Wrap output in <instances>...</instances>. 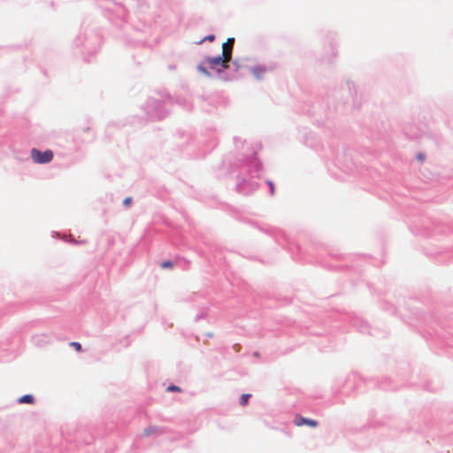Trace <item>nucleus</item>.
I'll return each instance as SVG.
<instances>
[{
    "label": "nucleus",
    "instance_id": "nucleus-1",
    "mask_svg": "<svg viewBox=\"0 0 453 453\" xmlns=\"http://www.w3.org/2000/svg\"><path fill=\"white\" fill-rule=\"evenodd\" d=\"M53 152L50 150H47L43 152L37 149L31 150V158L36 164H47L53 159Z\"/></svg>",
    "mask_w": 453,
    "mask_h": 453
},
{
    "label": "nucleus",
    "instance_id": "nucleus-2",
    "mask_svg": "<svg viewBox=\"0 0 453 453\" xmlns=\"http://www.w3.org/2000/svg\"><path fill=\"white\" fill-rule=\"evenodd\" d=\"M229 61L230 59L226 58L223 54L222 56L207 58L205 60V62L209 65L211 68H216L218 66L227 68Z\"/></svg>",
    "mask_w": 453,
    "mask_h": 453
},
{
    "label": "nucleus",
    "instance_id": "nucleus-3",
    "mask_svg": "<svg viewBox=\"0 0 453 453\" xmlns=\"http://www.w3.org/2000/svg\"><path fill=\"white\" fill-rule=\"evenodd\" d=\"M294 424L296 426H302L303 425L309 426L311 427H316L318 426V422L314 419L303 418L301 415H296L294 418Z\"/></svg>",
    "mask_w": 453,
    "mask_h": 453
},
{
    "label": "nucleus",
    "instance_id": "nucleus-4",
    "mask_svg": "<svg viewBox=\"0 0 453 453\" xmlns=\"http://www.w3.org/2000/svg\"><path fill=\"white\" fill-rule=\"evenodd\" d=\"M234 43V38H228L226 42L222 45V54L228 59L231 60L232 51Z\"/></svg>",
    "mask_w": 453,
    "mask_h": 453
},
{
    "label": "nucleus",
    "instance_id": "nucleus-5",
    "mask_svg": "<svg viewBox=\"0 0 453 453\" xmlns=\"http://www.w3.org/2000/svg\"><path fill=\"white\" fill-rule=\"evenodd\" d=\"M19 403H33L34 397L31 395H25L19 399Z\"/></svg>",
    "mask_w": 453,
    "mask_h": 453
},
{
    "label": "nucleus",
    "instance_id": "nucleus-6",
    "mask_svg": "<svg viewBox=\"0 0 453 453\" xmlns=\"http://www.w3.org/2000/svg\"><path fill=\"white\" fill-rule=\"evenodd\" d=\"M157 432H158V428L157 426H149L143 430L142 434L144 436H150Z\"/></svg>",
    "mask_w": 453,
    "mask_h": 453
},
{
    "label": "nucleus",
    "instance_id": "nucleus-7",
    "mask_svg": "<svg viewBox=\"0 0 453 453\" xmlns=\"http://www.w3.org/2000/svg\"><path fill=\"white\" fill-rule=\"evenodd\" d=\"M250 394H243L240 397V404L242 406H245L248 403L249 399L250 398Z\"/></svg>",
    "mask_w": 453,
    "mask_h": 453
},
{
    "label": "nucleus",
    "instance_id": "nucleus-8",
    "mask_svg": "<svg viewBox=\"0 0 453 453\" xmlns=\"http://www.w3.org/2000/svg\"><path fill=\"white\" fill-rule=\"evenodd\" d=\"M266 71L265 68H262V67H255L253 69V73L255 74V76L257 78V79H260L261 78V74L263 73H265Z\"/></svg>",
    "mask_w": 453,
    "mask_h": 453
},
{
    "label": "nucleus",
    "instance_id": "nucleus-9",
    "mask_svg": "<svg viewBox=\"0 0 453 453\" xmlns=\"http://www.w3.org/2000/svg\"><path fill=\"white\" fill-rule=\"evenodd\" d=\"M160 267L162 269H172L173 267V263L171 262L170 260L163 261L160 264Z\"/></svg>",
    "mask_w": 453,
    "mask_h": 453
},
{
    "label": "nucleus",
    "instance_id": "nucleus-10",
    "mask_svg": "<svg viewBox=\"0 0 453 453\" xmlns=\"http://www.w3.org/2000/svg\"><path fill=\"white\" fill-rule=\"evenodd\" d=\"M71 346H73L76 351L80 352L81 351V345L79 342H73L70 343Z\"/></svg>",
    "mask_w": 453,
    "mask_h": 453
},
{
    "label": "nucleus",
    "instance_id": "nucleus-11",
    "mask_svg": "<svg viewBox=\"0 0 453 453\" xmlns=\"http://www.w3.org/2000/svg\"><path fill=\"white\" fill-rule=\"evenodd\" d=\"M167 391L169 392H180V388L177 386H169L167 388Z\"/></svg>",
    "mask_w": 453,
    "mask_h": 453
},
{
    "label": "nucleus",
    "instance_id": "nucleus-12",
    "mask_svg": "<svg viewBox=\"0 0 453 453\" xmlns=\"http://www.w3.org/2000/svg\"><path fill=\"white\" fill-rule=\"evenodd\" d=\"M214 39H215V36H214L213 35H208V36L204 37L203 40H201V41L199 42V43H202V42H204V41H210V42H212V41H214Z\"/></svg>",
    "mask_w": 453,
    "mask_h": 453
},
{
    "label": "nucleus",
    "instance_id": "nucleus-13",
    "mask_svg": "<svg viewBox=\"0 0 453 453\" xmlns=\"http://www.w3.org/2000/svg\"><path fill=\"white\" fill-rule=\"evenodd\" d=\"M132 203V198L131 197H127L125 198V200L123 201V203L125 206H128L130 205Z\"/></svg>",
    "mask_w": 453,
    "mask_h": 453
},
{
    "label": "nucleus",
    "instance_id": "nucleus-14",
    "mask_svg": "<svg viewBox=\"0 0 453 453\" xmlns=\"http://www.w3.org/2000/svg\"><path fill=\"white\" fill-rule=\"evenodd\" d=\"M417 159H418V161H420V162H423V161L425 160V156H424V154H422V153H418V154L417 155Z\"/></svg>",
    "mask_w": 453,
    "mask_h": 453
},
{
    "label": "nucleus",
    "instance_id": "nucleus-15",
    "mask_svg": "<svg viewBox=\"0 0 453 453\" xmlns=\"http://www.w3.org/2000/svg\"><path fill=\"white\" fill-rule=\"evenodd\" d=\"M198 70L205 74H208L207 70L203 66H198Z\"/></svg>",
    "mask_w": 453,
    "mask_h": 453
},
{
    "label": "nucleus",
    "instance_id": "nucleus-16",
    "mask_svg": "<svg viewBox=\"0 0 453 453\" xmlns=\"http://www.w3.org/2000/svg\"><path fill=\"white\" fill-rule=\"evenodd\" d=\"M269 184H270V187H271V192H272V194H273V192H274V186H273V184L272 182H269Z\"/></svg>",
    "mask_w": 453,
    "mask_h": 453
},
{
    "label": "nucleus",
    "instance_id": "nucleus-17",
    "mask_svg": "<svg viewBox=\"0 0 453 453\" xmlns=\"http://www.w3.org/2000/svg\"><path fill=\"white\" fill-rule=\"evenodd\" d=\"M88 130H89V127H84V128H83V131H84V132H88Z\"/></svg>",
    "mask_w": 453,
    "mask_h": 453
}]
</instances>
